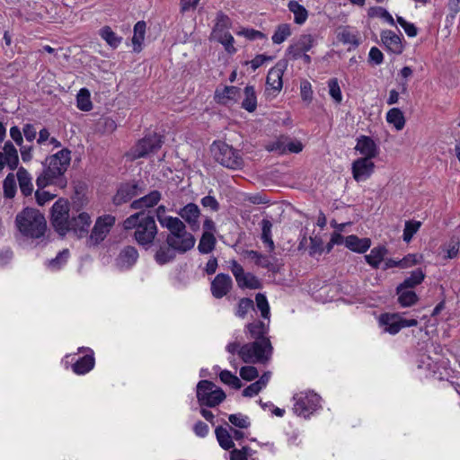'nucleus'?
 Returning <instances> with one entry per match:
<instances>
[{"label":"nucleus","mask_w":460,"mask_h":460,"mask_svg":"<svg viewBox=\"0 0 460 460\" xmlns=\"http://www.w3.org/2000/svg\"><path fill=\"white\" fill-rule=\"evenodd\" d=\"M68 257L69 251L67 249H64L58 252L55 259H52L48 262V267L52 270H59L63 265L66 264Z\"/></svg>","instance_id":"09e8293b"},{"label":"nucleus","mask_w":460,"mask_h":460,"mask_svg":"<svg viewBox=\"0 0 460 460\" xmlns=\"http://www.w3.org/2000/svg\"><path fill=\"white\" fill-rule=\"evenodd\" d=\"M219 378L222 383L234 389H240L243 386L241 380L228 370H222L219 373Z\"/></svg>","instance_id":"a18cd8bd"},{"label":"nucleus","mask_w":460,"mask_h":460,"mask_svg":"<svg viewBox=\"0 0 460 460\" xmlns=\"http://www.w3.org/2000/svg\"><path fill=\"white\" fill-rule=\"evenodd\" d=\"M397 22L402 27L409 37H415L417 35L418 31L413 23L408 22L401 16H397Z\"/></svg>","instance_id":"052dcab7"},{"label":"nucleus","mask_w":460,"mask_h":460,"mask_svg":"<svg viewBox=\"0 0 460 460\" xmlns=\"http://www.w3.org/2000/svg\"><path fill=\"white\" fill-rule=\"evenodd\" d=\"M92 219L86 212H81L72 217L67 223V233H72L77 238L88 235Z\"/></svg>","instance_id":"2eb2a0df"},{"label":"nucleus","mask_w":460,"mask_h":460,"mask_svg":"<svg viewBox=\"0 0 460 460\" xmlns=\"http://www.w3.org/2000/svg\"><path fill=\"white\" fill-rule=\"evenodd\" d=\"M240 376L245 381H252L259 376V372L255 367H243L240 369Z\"/></svg>","instance_id":"13d9d810"},{"label":"nucleus","mask_w":460,"mask_h":460,"mask_svg":"<svg viewBox=\"0 0 460 460\" xmlns=\"http://www.w3.org/2000/svg\"><path fill=\"white\" fill-rule=\"evenodd\" d=\"M71 162V151L63 148L56 154L49 155L43 163L44 170L37 177L36 184L39 189L48 185H57L59 188L66 186L65 172Z\"/></svg>","instance_id":"f257e3e1"},{"label":"nucleus","mask_w":460,"mask_h":460,"mask_svg":"<svg viewBox=\"0 0 460 460\" xmlns=\"http://www.w3.org/2000/svg\"><path fill=\"white\" fill-rule=\"evenodd\" d=\"M164 224L169 230L166 242L174 251L185 252L194 247L195 238L187 232L184 223L179 218L165 219Z\"/></svg>","instance_id":"20e7f679"},{"label":"nucleus","mask_w":460,"mask_h":460,"mask_svg":"<svg viewBox=\"0 0 460 460\" xmlns=\"http://www.w3.org/2000/svg\"><path fill=\"white\" fill-rule=\"evenodd\" d=\"M356 151L368 159L375 158L378 154V147L375 141L367 136H361L357 140Z\"/></svg>","instance_id":"4be33fe9"},{"label":"nucleus","mask_w":460,"mask_h":460,"mask_svg":"<svg viewBox=\"0 0 460 460\" xmlns=\"http://www.w3.org/2000/svg\"><path fill=\"white\" fill-rule=\"evenodd\" d=\"M138 194L137 185L136 183H126L119 187L113 201L116 205L126 203Z\"/></svg>","instance_id":"b1692460"},{"label":"nucleus","mask_w":460,"mask_h":460,"mask_svg":"<svg viewBox=\"0 0 460 460\" xmlns=\"http://www.w3.org/2000/svg\"><path fill=\"white\" fill-rule=\"evenodd\" d=\"M4 197L13 199L17 190L16 180L13 173H8L3 181Z\"/></svg>","instance_id":"79ce46f5"},{"label":"nucleus","mask_w":460,"mask_h":460,"mask_svg":"<svg viewBox=\"0 0 460 460\" xmlns=\"http://www.w3.org/2000/svg\"><path fill=\"white\" fill-rule=\"evenodd\" d=\"M418 367L425 370L428 374L436 373L438 370L437 363L429 357L423 355L419 359Z\"/></svg>","instance_id":"6e6d98bb"},{"label":"nucleus","mask_w":460,"mask_h":460,"mask_svg":"<svg viewBox=\"0 0 460 460\" xmlns=\"http://www.w3.org/2000/svg\"><path fill=\"white\" fill-rule=\"evenodd\" d=\"M174 250L168 245V247H161L156 252L155 261L159 264L163 265L171 261L174 258Z\"/></svg>","instance_id":"8fccbe9b"},{"label":"nucleus","mask_w":460,"mask_h":460,"mask_svg":"<svg viewBox=\"0 0 460 460\" xmlns=\"http://www.w3.org/2000/svg\"><path fill=\"white\" fill-rule=\"evenodd\" d=\"M247 256L250 259L253 260L256 264H258L263 268H268L270 265V261L267 259V257L263 256L262 254L259 253L256 251H248Z\"/></svg>","instance_id":"680f3d73"},{"label":"nucleus","mask_w":460,"mask_h":460,"mask_svg":"<svg viewBox=\"0 0 460 460\" xmlns=\"http://www.w3.org/2000/svg\"><path fill=\"white\" fill-rule=\"evenodd\" d=\"M217 439L222 448L229 450L234 448V443L232 440L230 430L227 427L219 426L215 430Z\"/></svg>","instance_id":"473e14b6"},{"label":"nucleus","mask_w":460,"mask_h":460,"mask_svg":"<svg viewBox=\"0 0 460 460\" xmlns=\"http://www.w3.org/2000/svg\"><path fill=\"white\" fill-rule=\"evenodd\" d=\"M216 245V238L212 233L204 232L199 241L198 249L199 252L207 254L212 252Z\"/></svg>","instance_id":"a19ab883"},{"label":"nucleus","mask_w":460,"mask_h":460,"mask_svg":"<svg viewBox=\"0 0 460 460\" xmlns=\"http://www.w3.org/2000/svg\"><path fill=\"white\" fill-rule=\"evenodd\" d=\"M314 42V40L312 35L303 34L288 48V54L293 59H298L303 53L309 51L313 48Z\"/></svg>","instance_id":"a211bd4d"},{"label":"nucleus","mask_w":460,"mask_h":460,"mask_svg":"<svg viewBox=\"0 0 460 460\" xmlns=\"http://www.w3.org/2000/svg\"><path fill=\"white\" fill-rule=\"evenodd\" d=\"M162 144L159 135H149L139 140L127 155L131 160L138 159L155 153L161 148Z\"/></svg>","instance_id":"9d476101"},{"label":"nucleus","mask_w":460,"mask_h":460,"mask_svg":"<svg viewBox=\"0 0 460 460\" xmlns=\"http://www.w3.org/2000/svg\"><path fill=\"white\" fill-rule=\"evenodd\" d=\"M2 155L6 162V165L10 170L13 171L19 164L18 151L10 141H7L4 145Z\"/></svg>","instance_id":"c756f323"},{"label":"nucleus","mask_w":460,"mask_h":460,"mask_svg":"<svg viewBox=\"0 0 460 460\" xmlns=\"http://www.w3.org/2000/svg\"><path fill=\"white\" fill-rule=\"evenodd\" d=\"M272 354V346L269 339H261L243 345L238 355L245 363H265Z\"/></svg>","instance_id":"39448f33"},{"label":"nucleus","mask_w":460,"mask_h":460,"mask_svg":"<svg viewBox=\"0 0 460 460\" xmlns=\"http://www.w3.org/2000/svg\"><path fill=\"white\" fill-rule=\"evenodd\" d=\"M236 34L243 36L250 40L265 39L264 33L254 29H243L237 31Z\"/></svg>","instance_id":"bf43d9fd"},{"label":"nucleus","mask_w":460,"mask_h":460,"mask_svg":"<svg viewBox=\"0 0 460 460\" xmlns=\"http://www.w3.org/2000/svg\"><path fill=\"white\" fill-rule=\"evenodd\" d=\"M375 168L374 163L367 157H360L352 164V175L356 181H364L373 173Z\"/></svg>","instance_id":"f3484780"},{"label":"nucleus","mask_w":460,"mask_h":460,"mask_svg":"<svg viewBox=\"0 0 460 460\" xmlns=\"http://www.w3.org/2000/svg\"><path fill=\"white\" fill-rule=\"evenodd\" d=\"M177 214L190 226L191 230L196 231L199 228L200 210L194 203H189L180 210Z\"/></svg>","instance_id":"6ab92c4d"},{"label":"nucleus","mask_w":460,"mask_h":460,"mask_svg":"<svg viewBox=\"0 0 460 460\" xmlns=\"http://www.w3.org/2000/svg\"><path fill=\"white\" fill-rule=\"evenodd\" d=\"M421 223L420 221H406L403 229L402 238L406 243H410L413 235L419 231Z\"/></svg>","instance_id":"de8ad7c7"},{"label":"nucleus","mask_w":460,"mask_h":460,"mask_svg":"<svg viewBox=\"0 0 460 460\" xmlns=\"http://www.w3.org/2000/svg\"><path fill=\"white\" fill-rule=\"evenodd\" d=\"M77 108L84 111H89L93 108L90 92L86 88H82L76 96Z\"/></svg>","instance_id":"37998d69"},{"label":"nucleus","mask_w":460,"mask_h":460,"mask_svg":"<svg viewBox=\"0 0 460 460\" xmlns=\"http://www.w3.org/2000/svg\"><path fill=\"white\" fill-rule=\"evenodd\" d=\"M123 227L126 230L136 228L135 239L143 246L151 244L157 234L154 217L145 215L144 212H137L128 217L124 220Z\"/></svg>","instance_id":"f03ea898"},{"label":"nucleus","mask_w":460,"mask_h":460,"mask_svg":"<svg viewBox=\"0 0 460 460\" xmlns=\"http://www.w3.org/2000/svg\"><path fill=\"white\" fill-rule=\"evenodd\" d=\"M370 245L369 238H358L354 234L345 238V246L355 252L363 253L369 249Z\"/></svg>","instance_id":"a878e982"},{"label":"nucleus","mask_w":460,"mask_h":460,"mask_svg":"<svg viewBox=\"0 0 460 460\" xmlns=\"http://www.w3.org/2000/svg\"><path fill=\"white\" fill-rule=\"evenodd\" d=\"M292 33L291 26L288 23H281L277 26L271 40L274 44L283 43Z\"/></svg>","instance_id":"ea45409f"},{"label":"nucleus","mask_w":460,"mask_h":460,"mask_svg":"<svg viewBox=\"0 0 460 460\" xmlns=\"http://www.w3.org/2000/svg\"><path fill=\"white\" fill-rule=\"evenodd\" d=\"M379 324L385 332L398 333L404 327L416 326V319H405L399 314H383L379 317Z\"/></svg>","instance_id":"9b49d317"},{"label":"nucleus","mask_w":460,"mask_h":460,"mask_svg":"<svg viewBox=\"0 0 460 460\" xmlns=\"http://www.w3.org/2000/svg\"><path fill=\"white\" fill-rule=\"evenodd\" d=\"M233 288L232 278L228 274L219 273L217 274L210 284V291L212 296L220 299L226 296Z\"/></svg>","instance_id":"dca6fc26"},{"label":"nucleus","mask_w":460,"mask_h":460,"mask_svg":"<svg viewBox=\"0 0 460 460\" xmlns=\"http://www.w3.org/2000/svg\"><path fill=\"white\" fill-rule=\"evenodd\" d=\"M408 288H409L402 287V285L397 287L398 301L403 307L411 306L418 300L416 293Z\"/></svg>","instance_id":"2f4dec72"},{"label":"nucleus","mask_w":460,"mask_h":460,"mask_svg":"<svg viewBox=\"0 0 460 460\" xmlns=\"http://www.w3.org/2000/svg\"><path fill=\"white\" fill-rule=\"evenodd\" d=\"M228 420L234 426L239 429H247L251 424L249 418L242 413L230 414Z\"/></svg>","instance_id":"4d7b16f0"},{"label":"nucleus","mask_w":460,"mask_h":460,"mask_svg":"<svg viewBox=\"0 0 460 460\" xmlns=\"http://www.w3.org/2000/svg\"><path fill=\"white\" fill-rule=\"evenodd\" d=\"M386 253L387 250L385 246H377L373 248L369 254L365 256V259L370 266L376 269L383 261Z\"/></svg>","instance_id":"c9c22d12"},{"label":"nucleus","mask_w":460,"mask_h":460,"mask_svg":"<svg viewBox=\"0 0 460 460\" xmlns=\"http://www.w3.org/2000/svg\"><path fill=\"white\" fill-rule=\"evenodd\" d=\"M197 399L201 406L215 407L226 399V394L214 383L201 380L197 385Z\"/></svg>","instance_id":"6e6552de"},{"label":"nucleus","mask_w":460,"mask_h":460,"mask_svg":"<svg viewBox=\"0 0 460 460\" xmlns=\"http://www.w3.org/2000/svg\"><path fill=\"white\" fill-rule=\"evenodd\" d=\"M381 41L386 50L394 54H401L403 50L402 38L390 30L381 32Z\"/></svg>","instance_id":"aec40b11"},{"label":"nucleus","mask_w":460,"mask_h":460,"mask_svg":"<svg viewBox=\"0 0 460 460\" xmlns=\"http://www.w3.org/2000/svg\"><path fill=\"white\" fill-rule=\"evenodd\" d=\"M69 217V203L66 199H59L52 206L51 222L56 231L60 235L67 234V223Z\"/></svg>","instance_id":"1a4fd4ad"},{"label":"nucleus","mask_w":460,"mask_h":460,"mask_svg":"<svg viewBox=\"0 0 460 460\" xmlns=\"http://www.w3.org/2000/svg\"><path fill=\"white\" fill-rule=\"evenodd\" d=\"M339 39L341 42H343L345 44H351L354 46L358 45V41L357 40L356 35H354L348 30H343L342 31H341L339 33Z\"/></svg>","instance_id":"e2e57ef3"},{"label":"nucleus","mask_w":460,"mask_h":460,"mask_svg":"<svg viewBox=\"0 0 460 460\" xmlns=\"http://www.w3.org/2000/svg\"><path fill=\"white\" fill-rule=\"evenodd\" d=\"M247 329H248L252 338L255 339L256 341H261V339H267L266 337H264V335L269 331L268 324L258 321V322L249 323L247 325Z\"/></svg>","instance_id":"4c0bfd02"},{"label":"nucleus","mask_w":460,"mask_h":460,"mask_svg":"<svg viewBox=\"0 0 460 460\" xmlns=\"http://www.w3.org/2000/svg\"><path fill=\"white\" fill-rule=\"evenodd\" d=\"M56 195L50 194L48 191L38 190L35 192L36 201L40 206L45 205L47 202L50 201L55 198Z\"/></svg>","instance_id":"338daca9"},{"label":"nucleus","mask_w":460,"mask_h":460,"mask_svg":"<svg viewBox=\"0 0 460 460\" xmlns=\"http://www.w3.org/2000/svg\"><path fill=\"white\" fill-rule=\"evenodd\" d=\"M17 181L19 182L20 190L25 197L31 196L33 192L32 177L29 172L20 167L16 173Z\"/></svg>","instance_id":"393cba45"},{"label":"nucleus","mask_w":460,"mask_h":460,"mask_svg":"<svg viewBox=\"0 0 460 460\" xmlns=\"http://www.w3.org/2000/svg\"><path fill=\"white\" fill-rule=\"evenodd\" d=\"M240 97V90L235 86H224L215 92V100L223 105H231L237 102Z\"/></svg>","instance_id":"412c9836"},{"label":"nucleus","mask_w":460,"mask_h":460,"mask_svg":"<svg viewBox=\"0 0 460 460\" xmlns=\"http://www.w3.org/2000/svg\"><path fill=\"white\" fill-rule=\"evenodd\" d=\"M213 37L225 47V49L228 53H234L236 51V49L234 46V37L228 31L215 27L213 31Z\"/></svg>","instance_id":"cd10ccee"},{"label":"nucleus","mask_w":460,"mask_h":460,"mask_svg":"<svg viewBox=\"0 0 460 460\" xmlns=\"http://www.w3.org/2000/svg\"><path fill=\"white\" fill-rule=\"evenodd\" d=\"M287 69V62L279 61L273 67H271L266 78V91L272 95L276 96L283 87V75Z\"/></svg>","instance_id":"4468645a"},{"label":"nucleus","mask_w":460,"mask_h":460,"mask_svg":"<svg viewBox=\"0 0 460 460\" xmlns=\"http://www.w3.org/2000/svg\"><path fill=\"white\" fill-rule=\"evenodd\" d=\"M88 350L92 351L90 349ZM95 361L93 352L77 359L73 365L72 369L76 375H85L94 367Z\"/></svg>","instance_id":"c85d7f7f"},{"label":"nucleus","mask_w":460,"mask_h":460,"mask_svg":"<svg viewBox=\"0 0 460 460\" xmlns=\"http://www.w3.org/2000/svg\"><path fill=\"white\" fill-rule=\"evenodd\" d=\"M293 411L300 417L308 418L321 408V397L313 391H301L293 396Z\"/></svg>","instance_id":"0eeeda50"},{"label":"nucleus","mask_w":460,"mask_h":460,"mask_svg":"<svg viewBox=\"0 0 460 460\" xmlns=\"http://www.w3.org/2000/svg\"><path fill=\"white\" fill-rule=\"evenodd\" d=\"M230 270L241 288L259 289L261 288L260 279L250 272H244L243 268L236 261H230Z\"/></svg>","instance_id":"f8f14e48"},{"label":"nucleus","mask_w":460,"mask_h":460,"mask_svg":"<svg viewBox=\"0 0 460 460\" xmlns=\"http://www.w3.org/2000/svg\"><path fill=\"white\" fill-rule=\"evenodd\" d=\"M114 224L115 217L111 215L98 217L89 235L88 243L96 245L102 242Z\"/></svg>","instance_id":"ddd939ff"},{"label":"nucleus","mask_w":460,"mask_h":460,"mask_svg":"<svg viewBox=\"0 0 460 460\" xmlns=\"http://www.w3.org/2000/svg\"><path fill=\"white\" fill-rule=\"evenodd\" d=\"M253 306L254 305L252 299L246 297L241 298L235 310V315L239 318H244Z\"/></svg>","instance_id":"5fc2aeb1"},{"label":"nucleus","mask_w":460,"mask_h":460,"mask_svg":"<svg viewBox=\"0 0 460 460\" xmlns=\"http://www.w3.org/2000/svg\"><path fill=\"white\" fill-rule=\"evenodd\" d=\"M256 306L261 311V316L264 319L270 320V305L265 295L258 293L255 296Z\"/></svg>","instance_id":"864d4df0"},{"label":"nucleus","mask_w":460,"mask_h":460,"mask_svg":"<svg viewBox=\"0 0 460 460\" xmlns=\"http://www.w3.org/2000/svg\"><path fill=\"white\" fill-rule=\"evenodd\" d=\"M244 98L242 102V108L249 112H252L257 108V97L255 89L252 85H247L243 91Z\"/></svg>","instance_id":"f704fd0d"},{"label":"nucleus","mask_w":460,"mask_h":460,"mask_svg":"<svg viewBox=\"0 0 460 460\" xmlns=\"http://www.w3.org/2000/svg\"><path fill=\"white\" fill-rule=\"evenodd\" d=\"M425 278L424 272L420 269L411 271V275L401 284L402 287L412 288L420 284Z\"/></svg>","instance_id":"49530a36"},{"label":"nucleus","mask_w":460,"mask_h":460,"mask_svg":"<svg viewBox=\"0 0 460 460\" xmlns=\"http://www.w3.org/2000/svg\"><path fill=\"white\" fill-rule=\"evenodd\" d=\"M460 241L458 238H452L443 246L446 259H454L458 255Z\"/></svg>","instance_id":"3c124183"},{"label":"nucleus","mask_w":460,"mask_h":460,"mask_svg":"<svg viewBox=\"0 0 460 460\" xmlns=\"http://www.w3.org/2000/svg\"><path fill=\"white\" fill-rule=\"evenodd\" d=\"M138 258V252L133 246H127L119 252L116 259L117 266L121 270L131 268Z\"/></svg>","instance_id":"5701e85b"},{"label":"nucleus","mask_w":460,"mask_h":460,"mask_svg":"<svg viewBox=\"0 0 460 460\" xmlns=\"http://www.w3.org/2000/svg\"><path fill=\"white\" fill-rule=\"evenodd\" d=\"M386 121L393 125L396 130H402L405 126V118L398 108H392L386 113Z\"/></svg>","instance_id":"72a5a7b5"},{"label":"nucleus","mask_w":460,"mask_h":460,"mask_svg":"<svg viewBox=\"0 0 460 460\" xmlns=\"http://www.w3.org/2000/svg\"><path fill=\"white\" fill-rule=\"evenodd\" d=\"M261 226V240L272 251L274 249V242L271 237L272 224L269 219H262Z\"/></svg>","instance_id":"c03bdc74"},{"label":"nucleus","mask_w":460,"mask_h":460,"mask_svg":"<svg viewBox=\"0 0 460 460\" xmlns=\"http://www.w3.org/2000/svg\"><path fill=\"white\" fill-rule=\"evenodd\" d=\"M100 36L107 42L109 46L113 49L119 47L121 43L122 38L119 37L109 26H104L100 30Z\"/></svg>","instance_id":"58836bf2"},{"label":"nucleus","mask_w":460,"mask_h":460,"mask_svg":"<svg viewBox=\"0 0 460 460\" xmlns=\"http://www.w3.org/2000/svg\"><path fill=\"white\" fill-rule=\"evenodd\" d=\"M368 59L375 65H380L384 61V55L379 49L372 47L368 53Z\"/></svg>","instance_id":"0e129e2a"},{"label":"nucleus","mask_w":460,"mask_h":460,"mask_svg":"<svg viewBox=\"0 0 460 460\" xmlns=\"http://www.w3.org/2000/svg\"><path fill=\"white\" fill-rule=\"evenodd\" d=\"M262 389L263 387L256 381L243 389V395L244 397H253L257 395Z\"/></svg>","instance_id":"69168bd1"},{"label":"nucleus","mask_w":460,"mask_h":460,"mask_svg":"<svg viewBox=\"0 0 460 460\" xmlns=\"http://www.w3.org/2000/svg\"><path fill=\"white\" fill-rule=\"evenodd\" d=\"M288 10L294 14V22L298 25L304 24L308 18L307 10L296 0H290L288 4Z\"/></svg>","instance_id":"7c9ffc66"},{"label":"nucleus","mask_w":460,"mask_h":460,"mask_svg":"<svg viewBox=\"0 0 460 460\" xmlns=\"http://www.w3.org/2000/svg\"><path fill=\"white\" fill-rule=\"evenodd\" d=\"M193 431L196 436L205 438L209 433V427L203 421H197L193 427Z\"/></svg>","instance_id":"774afa93"},{"label":"nucleus","mask_w":460,"mask_h":460,"mask_svg":"<svg viewBox=\"0 0 460 460\" xmlns=\"http://www.w3.org/2000/svg\"><path fill=\"white\" fill-rule=\"evenodd\" d=\"M146 27L144 21L137 22L134 26V35L132 38L134 51L139 52L141 50L146 34Z\"/></svg>","instance_id":"e433bc0d"},{"label":"nucleus","mask_w":460,"mask_h":460,"mask_svg":"<svg viewBox=\"0 0 460 460\" xmlns=\"http://www.w3.org/2000/svg\"><path fill=\"white\" fill-rule=\"evenodd\" d=\"M211 152L215 160L226 168L238 170L243 166V159L239 151L224 142H214Z\"/></svg>","instance_id":"423d86ee"},{"label":"nucleus","mask_w":460,"mask_h":460,"mask_svg":"<svg viewBox=\"0 0 460 460\" xmlns=\"http://www.w3.org/2000/svg\"><path fill=\"white\" fill-rule=\"evenodd\" d=\"M15 223L18 230L23 235L31 238L41 237L47 229L44 216L35 208H26L18 213Z\"/></svg>","instance_id":"7ed1b4c3"},{"label":"nucleus","mask_w":460,"mask_h":460,"mask_svg":"<svg viewBox=\"0 0 460 460\" xmlns=\"http://www.w3.org/2000/svg\"><path fill=\"white\" fill-rule=\"evenodd\" d=\"M161 199V193L158 190L151 191L149 194L134 200L130 207L133 209H144L155 206Z\"/></svg>","instance_id":"bb28decb"},{"label":"nucleus","mask_w":460,"mask_h":460,"mask_svg":"<svg viewBox=\"0 0 460 460\" xmlns=\"http://www.w3.org/2000/svg\"><path fill=\"white\" fill-rule=\"evenodd\" d=\"M329 94L336 103L342 102V93L337 78L328 81Z\"/></svg>","instance_id":"603ef678"}]
</instances>
